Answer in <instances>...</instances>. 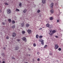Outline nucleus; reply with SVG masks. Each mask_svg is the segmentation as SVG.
Listing matches in <instances>:
<instances>
[{
    "label": "nucleus",
    "mask_w": 63,
    "mask_h": 63,
    "mask_svg": "<svg viewBox=\"0 0 63 63\" xmlns=\"http://www.w3.org/2000/svg\"><path fill=\"white\" fill-rule=\"evenodd\" d=\"M51 31H50L49 32V34H50V36H52L53 35V34H54V33H56V31H55V30H54L53 31H52V32H51Z\"/></svg>",
    "instance_id": "obj_1"
},
{
    "label": "nucleus",
    "mask_w": 63,
    "mask_h": 63,
    "mask_svg": "<svg viewBox=\"0 0 63 63\" xmlns=\"http://www.w3.org/2000/svg\"><path fill=\"white\" fill-rule=\"evenodd\" d=\"M7 12L8 14H10L11 13V9H7Z\"/></svg>",
    "instance_id": "obj_2"
},
{
    "label": "nucleus",
    "mask_w": 63,
    "mask_h": 63,
    "mask_svg": "<svg viewBox=\"0 0 63 63\" xmlns=\"http://www.w3.org/2000/svg\"><path fill=\"white\" fill-rule=\"evenodd\" d=\"M59 47V46L57 44H55V49H57Z\"/></svg>",
    "instance_id": "obj_3"
},
{
    "label": "nucleus",
    "mask_w": 63,
    "mask_h": 63,
    "mask_svg": "<svg viewBox=\"0 0 63 63\" xmlns=\"http://www.w3.org/2000/svg\"><path fill=\"white\" fill-rule=\"evenodd\" d=\"M22 39L23 41H24L25 42H27V39H26V38L25 37H23Z\"/></svg>",
    "instance_id": "obj_4"
},
{
    "label": "nucleus",
    "mask_w": 63,
    "mask_h": 63,
    "mask_svg": "<svg viewBox=\"0 0 63 63\" xmlns=\"http://www.w3.org/2000/svg\"><path fill=\"white\" fill-rule=\"evenodd\" d=\"M28 33L29 34H30L31 33V30H28L27 31Z\"/></svg>",
    "instance_id": "obj_5"
},
{
    "label": "nucleus",
    "mask_w": 63,
    "mask_h": 63,
    "mask_svg": "<svg viewBox=\"0 0 63 63\" xmlns=\"http://www.w3.org/2000/svg\"><path fill=\"white\" fill-rule=\"evenodd\" d=\"M50 8L51 9H52L53 8V3H52L50 5Z\"/></svg>",
    "instance_id": "obj_6"
},
{
    "label": "nucleus",
    "mask_w": 63,
    "mask_h": 63,
    "mask_svg": "<svg viewBox=\"0 0 63 63\" xmlns=\"http://www.w3.org/2000/svg\"><path fill=\"white\" fill-rule=\"evenodd\" d=\"M12 36L13 37H15L16 36V33L15 32H14L12 34Z\"/></svg>",
    "instance_id": "obj_7"
},
{
    "label": "nucleus",
    "mask_w": 63,
    "mask_h": 63,
    "mask_svg": "<svg viewBox=\"0 0 63 63\" xmlns=\"http://www.w3.org/2000/svg\"><path fill=\"white\" fill-rule=\"evenodd\" d=\"M19 47L18 46H16L15 48V49L16 50H18V49H19Z\"/></svg>",
    "instance_id": "obj_8"
},
{
    "label": "nucleus",
    "mask_w": 63,
    "mask_h": 63,
    "mask_svg": "<svg viewBox=\"0 0 63 63\" xmlns=\"http://www.w3.org/2000/svg\"><path fill=\"white\" fill-rule=\"evenodd\" d=\"M21 25L22 27H23L24 26V23H22L21 24Z\"/></svg>",
    "instance_id": "obj_9"
},
{
    "label": "nucleus",
    "mask_w": 63,
    "mask_h": 63,
    "mask_svg": "<svg viewBox=\"0 0 63 63\" xmlns=\"http://www.w3.org/2000/svg\"><path fill=\"white\" fill-rule=\"evenodd\" d=\"M49 19L50 20H52L53 19V18L52 17H51L49 18Z\"/></svg>",
    "instance_id": "obj_10"
},
{
    "label": "nucleus",
    "mask_w": 63,
    "mask_h": 63,
    "mask_svg": "<svg viewBox=\"0 0 63 63\" xmlns=\"http://www.w3.org/2000/svg\"><path fill=\"white\" fill-rule=\"evenodd\" d=\"M41 44L42 45H44V40H42L41 41Z\"/></svg>",
    "instance_id": "obj_11"
},
{
    "label": "nucleus",
    "mask_w": 63,
    "mask_h": 63,
    "mask_svg": "<svg viewBox=\"0 0 63 63\" xmlns=\"http://www.w3.org/2000/svg\"><path fill=\"white\" fill-rule=\"evenodd\" d=\"M46 0H42V3H43V4H45V3H46Z\"/></svg>",
    "instance_id": "obj_12"
},
{
    "label": "nucleus",
    "mask_w": 63,
    "mask_h": 63,
    "mask_svg": "<svg viewBox=\"0 0 63 63\" xmlns=\"http://www.w3.org/2000/svg\"><path fill=\"white\" fill-rule=\"evenodd\" d=\"M26 27H28L29 26V24H27L26 25Z\"/></svg>",
    "instance_id": "obj_13"
},
{
    "label": "nucleus",
    "mask_w": 63,
    "mask_h": 63,
    "mask_svg": "<svg viewBox=\"0 0 63 63\" xmlns=\"http://www.w3.org/2000/svg\"><path fill=\"white\" fill-rule=\"evenodd\" d=\"M49 28H52V26L51 25H50L49 27Z\"/></svg>",
    "instance_id": "obj_14"
},
{
    "label": "nucleus",
    "mask_w": 63,
    "mask_h": 63,
    "mask_svg": "<svg viewBox=\"0 0 63 63\" xmlns=\"http://www.w3.org/2000/svg\"><path fill=\"white\" fill-rule=\"evenodd\" d=\"M36 38H37V39H38V38H39V35H38L37 34L36 35Z\"/></svg>",
    "instance_id": "obj_15"
},
{
    "label": "nucleus",
    "mask_w": 63,
    "mask_h": 63,
    "mask_svg": "<svg viewBox=\"0 0 63 63\" xmlns=\"http://www.w3.org/2000/svg\"><path fill=\"white\" fill-rule=\"evenodd\" d=\"M8 21L9 22H11L12 21V20H11V19H9L8 20Z\"/></svg>",
    "instance_id": "obj_16"
},
{
    "label": "nucleus",
    "mask_w": 63,
    "mask_h": 63,
    "mask_svg": "<svg viewBox=\"0 0 63 63\" xmlns=\"http://www.w3.org/2000/svg\"><path fill=\"white\" fill-rule=\"evenodd\" d=\"M50 12L51 13H53L54 12V10H50Z\"/></svg>",
    "instance_id": "obj_17"
},
{
    "label": "nucleus",
    "mask_w": 63,
    "mask_h": 63,
    "mask_svg": "<svg viewBox=\"0 0 63 63\" xmlns=\"http://www.w3.org/2000/svg\"><path fill=\"white\" fill-rule=\"evenodd\" d=\"M46 26L47 27H49V24H46Z\"/></svg>",
    "instance_id": "obj_18"
},
{
    "label": "nucleus",
    "mask_w": 63,
    "mask_h": 63,
    "mask_svg": "<svg viewBox=\"0 0 63 63\" xmlns=\"http://www.w3.org/2000/svg\"><path fill=\"white\" fill-rule=\"evenodd\" d=\"M33 46L34 47H35L36 46V44L35 43H34L33 44Z\"/></svg>",
    "instance_id": "obj_19"
},
{
    "label": "nucleus",
    "mask_w": 63,
    "mask_h": 63,
    "mask_svg": "<svg viewBox=\"0 0 63 63\" xmlns=\"http://www.w3.org/2000/svg\"><path fill=\"white\" fill-rule=\"evenodd\" d=\"M12 28H13V29L14 28H15V26L14 25V26H12Z\"/></svg>",
    "instance_id": "obj_20"
},
{
    "label": "nucleus",
    "mask_w": 63,
    "mask_h": 63,
    "mask_svg": "<svg viewBox=\"0 0 63 63\" xmlns=\"http://www.w3.org/2000/svg\"><path fill=\"white\" fill-rule=\"evenodd\" d=\"M21 3H20L19 4V7H21Z\"/></svg>",
    "instance_id": "obj_21"
},
{
    "label": "nucleus",
    "mask_w": 63,
    "mask_h": 63,
    "mask_svg": "<svg viewBox=\"0 0 63 63\" xmlns=\"http://www.w3.org/2000/svg\"><path fill=\"white\" fill-rule=\"evenodd\" d=\"M15 23V21L14 20L12 21V23H13V24H14Z\"/></svg>",
    "instance_id": "obj_22"
},
{
    "label": "nucleus",
    "mask_w": 63,
    "mask_h": 63,
    "mask_svg": "<svg viewBox=\"0 0 63 63\" xmlns=\"http://www.w3.org/2000/svg\"><path fill=\"white\" fill-rule=\"evenodd\" d=\"M26 11H27V10H25L24 11L23 13H25L26 12Z\"/></svg>",
    "instance_id": "obj_23"
},
{
    "label": "nucleus",
    "mask_w": 63,
    "mask_h": 63,
    "mask_svg": "<svg viewBox=\"0 0 63 63\" xmlns=\"http://www.w3.org/2000/svg\"><path fill=\"white\" fill-rule=\"evenodd\" d=\"M5 5H9V4L8 3H7L6 2L5 3Z\"/></svg>",
    "instance_id": "obj_24"
},
{
    "label": "nucleus",
    "mask_w": 63,
    "mask_h": 63,
    "mask_svg": "<svg viewBox=\"0 0 63 63\" xmlns=\"http://www.w3.org/2000/svg\"><path fill=\"white\" fill-rule=\"evenodd\" d=\"M47 47V45H45V46H44V48H46V47Z\"/></svg>",
    "instance_id": "obj_25"
},
{
    "label": "nucleus",
    "mask_w": 63,
    "mask_h": 63,
    "mask_svg": "<svg viewBox=\"0 0 63 63\" xmlns=\"http://www.w3.org/2000/svg\"><path fill=\"white\" fill-rule=\"evenodd\" d=\"M39 38H43V36L42 35H40L39 37Z\"/></svg>",
    "instance_id": "obj_26"
},
{
    "label": "nucleus",
    "mask_w": 63,
    "mask_h": 63,
    "mask_svg": "<svg viewBox=\"0 0 63 63\" xmlns=\"http://www.w3.org/2000/svg\"><path fill=\"white\" fill-rule=\"evenodd\" d=\"M16 11H18V12H19V10L18 9H16Z\"/></svg>",
    "instance_id": "obj_27"
},
{
    "label": "nucleus",
    "mask_w": 63,
    "mask_h": 63,
    "mask_svg": "<svg viewBox=\"0 0 63 63\" xmlns=\"http://www.w3.org/2000/svg\"><path fill=\"white\" fill-rule=\"evenodd\" d=\"M58 50L59 51H61V49L60 48H59Z\"/></svg>",
    "instance_id": "obj_28"
},
{
    "label": "nucleus",
    "mask_w": 63,
    "mask_h": 63,
    "mask_svg": "<svg viewBox=\"0 0 63 63\" xmlns=\"http://www.w3.org/2000/svg\"><path fill=\"white\" fill-rule=\"evenodd\" d=\"M22 33L23 34H24L25 33V32L24 31H22Z\"/></svg>",
    "instance_id": "obj_29"
},
{
    "label": "nucleus",
    "mask_w": 63,
    "mask_h": 63,
    "mask_svg": "<svg viewBox=\"0 0 63 63\" xmlns=\"http://www.w3.org/2000/svg\"><path fill=\"white\" fill-rule=\"evenodd\" d=\"M40 12V10H38L37 11V13H39Z\"/></svg>",
    "instance_id": "obj_30"
},
{
    "label": "nucleus",
    "mask_w": 63,
    "mask_h": 63,
    "mask_svg": "<svg viewBox=\"0 0 63 63\" xmlns=\"http://www.w3.org/2000/svg\"><path fill=\"white\" fill-rule=\"evenodd\" d=\"M6 39H9V37L8 36H7L6 37Z\"/></svg>",
    "instance_id": "obj_31"
},
{
    "label": "nucleus",
    "mask_w": 63,
    "mask_h": 63,
    "mask_svg": "<svg viewBox=\"0 0 63 63\" xmlns=\"http://www.w3.org/2000/svg\"><path fill=\"white\" fill-rule=\"evenodd\" d=\"M2 23L3 25H5V23H6L3 22Z\"/></svg>",
    "instance_id": "obj_32"
},
{
    "label": "nucleus",
    "mask_w": 63,
    "mask_h": 63,
    "mask_svg": "<svg viewBox=\"0 0 63 63\" xmlns=\"http://www.w3.org/2000/svg\"><path fill=\"white\" fill-rule=\"evenodd\" d=\"M2 55L3 56H5V54H2Z\"/></svg>",
    "instance_id": "obj_33"
},
{
    "label": "nucleus",
    "mask_w": 63,
    "mask_h": 63,
    "mask_svg": "<svg viewBox=\"0 0 63 63\" xmlns=\"http://www.w3.org/2000/svg\"><path fill=\"white\" fill-rule=\"evenodd\" d=\"M12 59H14V60H16V59L15 58H14V57H12Z\"/></svg>",
    "instance_id": "obj_34"
},
{
    "label": "nucleus",
    "mask_w": 63,
    "mask_h": 63,
    "mask_svg": "<svg viewBox=\"0 0 63 63\" xmlns=\"http://www.w3.org/2000/svg\"><path fill=\"white\" fill-rule=\"evenodd\" d=\"M37 61H40V59H39V58H38L37 59Z\"/></svg>",
    "instance_id": "obj_35"
},
{
    "label": "nucleus",
    "mask_w": 63,
    "mask_h": 63,
    "mask_svg": "<svg viewBox=\"0 0 63 63\" xmlns=\"http://www.w3.org/2000/svg\"><path fill=\"white\" fill-rule=\"evenodd\" d=\"M17 41L18 42H20V40L19 39H17Z\"/></svg>",
    "instance_id": "obj_36"
},
{
    "label": "nucleus",
    "mask_w": 63,
    "mask_h": 63,
    "mask_svg": "<svg viewBox=\"0 0 63 63\" xmlns=\"http://www.w3.org/2000/svg\"><path fill=\"white\" fill-rule=\"evenodd\" d=\"M49 55H52V53H50L49 54Z\"/></svg>",
    "instance_id": "obj_37"
},
{
    "label": "nucleus",
    "mask_w": 63,
    "mask_h": 63,
    "mask_svg": "<svg viewBox=\"0 0 63 63\" xmlns=\"http://www.w3.org/2000/svg\"><path fill=\"white\" fill-rule=\"evenodd\" d=\"M3 49L4 50H5V49H6V48L5 47H3Z\"/></svg>",
    "instance_id": "obj_38"
},
{
    "label": "nucleus",
    "mask_w": 63,
    "mask_h": 63,
    "mask_svg": "<svg viewBox=\"0 0 63 63\" xmlns=\"http://www.w3.org/2000/svg\"><path fill=\"white\" fill-rule=\"evenodd\" d=\"M55 37H56V38H58V36H55Z\"/></svg>",
    "instance_id": "obj_39"
},
{
    "label": "nucleus",
    "mask_w": 63,
    "mask_h": 63,
    "mask_svg": "<svg viewBox=\"0 0 63 63\" xmlns=\"http://www.w3.org/2000/svg\"><path fill=\"white\" fill-rule=\"evenodd\" d=\"M57 22H59V20H57Z\"/></svg>",
    "instance_id": "obj_40"
},
{
    "label": "nucleus",
    "mask_w": 63,
    "mask_h": 63,
    "mask_svg": "<svg viewBox=\"0 0 63 63\" xmlns=\"http://www.w3.org/2000/svg\"><path fill=\"white\" fill-rule=\"evenodd\" d=\"M42 28H40V29H39V30H42Z\"/></svg>",
    "instance_id": "obj_41"
},
{
    "label": "nucleus",
    "mask_w": 63,
    "mask_h": 63,
    "mask_svg": "<svg viewBox=\"0 0 63 63\" xmlns=\"http://www.w3.org/2000/svg\"><path fill=\"white\" fill-rule=\"evenodd\" d=\"M37 54L38 55H39V52H38L37 53Z\"/></svg>",
    "instance_id": "obj_42"
},
{
    "label": "nucleus",
    "mask_w": 63,
    "mask_h": 63,
    "mask_svg": "<svg viewBox=\"0 0 63 63\" xmlns=\"http://www.w3.org/2000/svg\"><path fill=\"white\" fill-rule=\"evenodd\" d=\"M2 11V10H0V13Z\"/></svg>",
    "instance_id": "obj_43"
},
{
    "label": "nucleus",
    "mask_w": 63,
    "mask_h": 63,
    "mask_svg": "<svg viewBox=\"0 0 63 63\" xmlns=\"http://www.w3.org/2000/svg\"><path fill=\"white\" fill-rule=\"evenodd\" d=\"M2 63H5V61H3L2 62Z\"/></svg>",
    "instance_id": "obj_44"
},
{
    "label": "nucleus",
    "mask_w": 63,
    "mask_h": 63,
    "mask_svg": "<svg viewBox=\"0 0 63 63\" xmlns=\"http://www.w3.org/2000/svg\"><path fill=\"white\" fill-rule=\"evenodd\" d=\"M0 63H1V61H0Z\"/></svg>",
    "instance_id": "obj_45"
},
{
    "label": "nucleus",
    "mask_w": 63,
    "mask_h": 63,
    "mask_svg": "<svg viewBox=\"0 0 63 63\" xmlns=\"http://www.w3.org/2000/svg\"><path fill=\"white\" fill-rule=\"evenodd\" d=\"M42 28H44V27H43Z\"/></svg>",
    "instance_id": "obj_46"
},
{
    "label": "nucleus",
    "mask_w": 63,
    "mask_h": 63,
    "mask_svg": "<svg viewBox=\"0 0 63 63\" xmlns=\"http://www.w3.org/2000/svg\"><path fill=\"white\" fill-rule=\"evenodd\" d=\"M29 55V56H30V55Z\"/></svg>",
    "instance_id": "obj_47"
},
{
    "label": "nucleus",
    "mask_w": 63,
    "mask_h": 63,
    "mask_svg": "<svg viewBox=\"0 0 63 63\" xmlns=\"http://www.w3.org/2000/svg\"><path fill=\"white\" fill-rule=\"evenodd\" d=\"M29 50H30V49Z\"/></svg>",
    "instance_id": "obj_48"
},
{
    "label": "nucleus",
    "mask_w": 63,
    "mask_h": 63,
    "mask_svg": "<svg viewBox=\"0 0 63 63\" xmlns=\"http://www.w3.org/2000/svg\"><path fill=\"white\" fill-rule=\"evenodd\" d=\"M6 46H7V45H6Z\"/></svg>",
    "instance_id": "obj_49"
}]
</instances>
